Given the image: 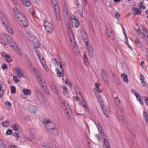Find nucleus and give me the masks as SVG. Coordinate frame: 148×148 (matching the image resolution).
<instances>
[{"label": "nucleus", "instance_id": "obj_45", "mask_svg": "<svg viewBox=\"0 0 148 148\" xmlns=\"http://www.w3.org/2000/svg\"><path fill=\"white\" fill-rule=\"evenodd\" d=\"M143 31V32L146 33L147 34H148V30L145 27H143L142 29Z\"/></svg>", "mask_w": 148, "mask_h": 148}, {"label": "nucleus", "instance_id": "obj_47", "mask_svg": "<svg viewBox=\"0 0 148 148\" xmlns=\"http://www.w3.org/2000/svg\"><path fill=\"white\" fill-rule=\"evenodd\" d=\"M120 16V14L117 12H116L115 14V18H119Z\"/></svg>", "mask_w": 148, "mask_h": 148}, {"label": "nucleus", "instance_id": "obj_56", "mask_svg": "<svg viewBox=\"0 0 148 148\" xmlns=\"http://www.w3.org/2000/svg\"><path fill=\"white\" fill-rule=\"evenodd\" d=\"M62 91L64 92H66L67 91V88L66 87H62Z\"/></svg>", "mask_w": 148, "mask_h": 148}, {"label": "nucleus", "instance_id": "obj_29", "mask_svg": "<svg viewBox=\"0 0 148 148\" xmlns=\"http://www.w3.org/2000/svg\"><path fill=\"white\" fill-rule=\"evenodd\" d=\"M81 108L80 107H79L77 108V109L75 108V111L76 114L78 115L82 114L80 113Z\"/></svg>", "mask_w": 148, "mask_h": 148}, {"label": "nucleus", "instance_id": "obj_20", "mask_svg": "<svg viewBox=\"0 0 148 148\" xmlns=\"http://www.w3.org/2000/svg\"><path fill=\"white\" fill-rule=\"evenodd\" d=\"M68 105L67 103L64 101L62 103V107L63 109H66L67 108H68Z\"/></svg>", "mask_w": 148, "mask_h": 148}, {"label": "nucleus", "instance_id": "obj_48", "mask_svg": "<svg viewBox=\"0 0 148 148\" xmlns=\"http://www.w3.org/2000/svg\"><path fill=\"white\" fill-rule=\"evenodd\" d=\"M76 5L77 6V10H79V9H80V8H83V7H82V5L80 4H77Z\"/></svg>", "mask_w": 148, "mask_h": 148}, {"label": "nucleus", "instance_id": "obj_1", "mask_svg": "<svg viewBox=\"0 0 148 148\" xmlns=\"http://www.w3.org/2000/svg\"><path fill=\"white\" fill-rule=\"evenodd\" d=\"M46 129L52 134L56 135L58 133L56 125L53 123L49 119H47L44 123Z\"/></svg>", "mask_w": 148, "mask_h": 148}, {"label": "nucleus", "instance_id": "obj_39", "mask_svg": "<svg viewBox=\"0 0 148 148\" xmlns=\"http://www.w3.org/2000/svg\"><path fill=\"white\" fill-rule=\"evenodd\" d=\"M101 137L102 138L103 140L106 141V140H107V138L105 134L103 133L101 135Z\"/></svg>", "mask_w": 148, "mask_h": 148}, {"label": "nucleus", "instance_id": "obj_50", "mask_svg": "<svg viewBox=\"0 0 148 148\" xmlns=\"http://www.w3.org/2000/svg\"><path fill=\"white\" fill-rule=\"evenodd\" d=\"M8 54H7L5 52H3L1 53V55L2 56L4 57V58H6V57H7V56H8Z\"/></svg>", "mask_w": 148, "mask_h": 148}, {"label": "nucleus", "instance_id": "obj_63", "mask_svg": "<svg viewBox=\"0 0 148 148\" xmlns=\"http://www.w3.org/2000/svg\"><path fill=\"white\" fill-rule=\"evenodd\" d=\"M95 137L97 139V141H99V136L98 134H96L95 135Z\"/></svg>", "mask_w": 148, "mask_h": 148}, {"label": "nucleus", "instance_id": "obj_60", "mask_svg": "<svg viewBox=\"0 0 148 148\" xmlns=\"http://www.w3.org/2000/svg\"><path fill=\"white\" fill-rule=\"evenodd\" d=\"M135 44L136 45L137 44L139 43L140 42L139 41V40L138 39H136L135 40Z\"/></svg>", "mask_w": 148, "mask_h": 148}, {"label": "nucleus", "instance_id": "obj_19", "mask_svg": "<svg viewBox=\"0 0 148 148\" xmlns=\"http://www.w3.org/2000/svg\"><path fill=\"white\" fill-rule=\"evenodd\" d=\"M103 142V148H111L109 142L106 140V141H104V140Z\"/></svg>", "mask_w": 148, "mask_h": 148}, {"label": "nucleus", "instance_id": "obj_40", "mask_svg": "<svg viewBox=\"0 0 148 148\" xmlns=\"http://www.w3.org/2000/svg\"><path fill=\"white\" fill-rule=\"evenodd\" d=\"M143 116L145 120H146L148 119H147L148 114L147 113L145 112H144V113H143Z\"/></svg>", "mask_w": 148, "mask_h": 148}, {"label": "nucleus", "instance_id": "obj_44", "mask_svg": "<svg viewBox=\"0 0 148 148\" xmlns=\"http://www.w3.org/2000/svg\"><path fill=\"white\" fill-rule=\"evenodd\" d=\"M17 74V75L18 77H22L23 76V74L21 73L20 70H19V71L18 72Z\"/></svg>", "mask_w": 148, "mask_h": 148}, {"label": "nucleus", "instance_id": "obj_49", "mask_svg": "<svg viewBox=\"0 0 148 148\" xmlns=\"http://www.w3.org/2000/svg\"><path fill=\"white\" fill-rule=\"evenodd\" d=\"M37 47H38V46H37L36 47H35L34 48V50L35 52L38 55H38H38V54L39 53V51H38Z\"/></svg>", "mask_w": 148, "mask_h": 148}, {"label": "nucleus", "instance_id": "obj_5", "mask_svg": "<svg viewBox=\"0 0 148 148\" xmlns=\"http://www.w3.org/2000/svg\"><path fill=\"white\" fill-rule=\"evenodd\" d=\"M135 29L136 32L138 34L139 36L141 38H143L145 37V34L144 33L142 32L141 30L139 29V27L138 25H136L135 26Z\"/></svg>", "mask_w": 148, "mask_h": 148}, {"label": "nucleus", "instance_id": "obj_14", "mask_svg": "<svg viewBox=\"0 0 148 148\" xmlns=\"http://www.w3.org/2000/svg\"><path fill=\"white\" fill-rule=\"evenodd\" d=\"M132 10L134 12V14L135 15L140 14L142 13V12L141 10L137 8H135L134 7Z\"/></svg>", "mask_w": 148, "mask_h": 148}, {"label": "nucleus", "instance_id": "obj_64", "mask_svg": "<svg viewBox=\"0 0 148 148\" xmlns=\"http://www.w3.org/2000/svg\"><path fill=\"white\" fill-rule=\"evenodd\" d=\"M143 97L145 99V103H147V105H148V98H146L145 97Z\"/></svg>", "mask_w": 148, "mask_h": 148}, {"label": "nucleus", "instance_id": "obj_54", "mask_svg": "<svg viewBox=\"0 0 148 148\" xmlns=\"http://www.w3.org/2000/svg\"><path fill=\"white\" fill-rule=\"evenodd\" d=\"M16 45V44L13 41L12 43V44L10 45L12 48H14Z\"/></svg>", "mask_w": 148, "mask_h": 148}, {"label": "nucleus", "instance_id": "obj_41", "mask_svg": "<svg viewBox=\"0 0 148 148\" xmlns=\"http://www.w3.org/2000/svg\"><path fill=\"white\" fill-rule=\"evenodd\" d=\"M136 46L140 49L142 47L143 45L142 43L140 42L139 43L136 45Z\"/></svg>", "mask_w": 148, "mask_h": 148}, {"label": "nucleus", "instance_id": "obj_8", "mask_svg": "<svg viewBox=\"0 0 148 148\" xmlns=\"http://www.w3.org/2000/svg\"><path fill=\"white\" fill-rule=\"evenodd\" d=\"M106 33L112 40H114V33L113 31L107 29L106 30Z\"/></svg>", "mask_w": 148, "mask_h": 148}, {"label": "nucleus", "instance_id": "obj_61", "mask_svg": "<svg viewBox=\"0 0 148 148\" xmlns=\"http://www.w3.org/2000/svg\"><path fill=\"white\" fill-rule=\"evenodd\" d=\"M95 86L96 87V88H97V89H97V91L99 92V85L97 84H96L95 85Z\"/></svg>", "mask_w": 148, "mask_h": 148}, {"label": "nucleus", "instance_id": "obj_10", "mask_svg": "<svg viewBox=\"0 0 148 148\" xmlns=\"http://www.w3.org/2000/svg\"><path fill=\"white\" fill-rule=\"evenodd\" d=\"M22 4L25 6L28 7L31 5L29 0H20Z\"/></svg>", "mask_w": 148, "mask_h": 148}, {"label": "nucleus", "instance_id": "obj_17", "mask_svg": "<svg viewBox=\"0 0 148 148\" xmlns=\"http://www.w3.org/2000/svg\"><path fill=\"white\" fill-rule=\"evenodd\" d=\"M22 24L24 27L26 28L28 26V21L26 19V18L24 20H23V21H22L20 22Z\"/></svg>", "mask_w": 148, "mask_h": 148}, {"label": "nucleus", "instance_id": "obj_59", "mask_svg": "<svg viewBox=\"0 0 148 148\" xmlns=\"http://www.w3.org/2000/svg\"><path fill=\"white\" fill-rule=\"evenodd\" d=\"M141 84L143 86H145L146 85V82L145 81H144V80L142 81V82H141Z\"/></svg>", "mask_w": 148, "mask_h": 148}, {"label": "nucleus", "instance_id": "obj_53", "mask_svg": "<svg viewBox=\"0 0 148 148\" xmlns=\"http://www.w3.org/2000/svg\"><path fill=\"white\" fill-rule=\"evenodd\" d=\"M53 60H54L55 61V62H56V63L58 66H59L60 64V63L58 62V61H57L56 59L54 58L53 59Z\"/></svg>", "mask_w": 148, "mask_h": 148}, {"label": "nucleus", "instance_id": "obj_4", "mask_svg": "<svg viewBox=\"0 0 148 148\" xmlns=\"http://www.w3.org/2000/svg\"><path fill=\"white\" fill-rule=\"evenodd\" d=\"M81 34L84 41L86 43V45L87 46V47H89V43L88 42V36L85 32H81Z\"/></svg>", "mask_w": 148, "mask_h": 148}, {"label": "nucleus", "instance_id": "obj_24", "mask_svg": "<svg viewBox=\"0 0 148 148\" xmlns=\"http://www.w3.org/2000/svg\"><path fill=\"white\" fill-rule=\"evenodd\" d=\"M28 40L30 41L33 42L34 41V40H37V39L36 38H35V37L34 36L32 35L29 36Z\"/></svg>", "mask_w": 148, "mask_h": 148}, {"label": "nucleus", "instance_id": "obj_33", "mask_svg": "<svg viewBox=\"0 0 148 148\" xmlns=\"http://www.w3.org/2000/svg\"><path fill=\"white\" fill-rule=\"evenodd\" d=\"M31 91L28 89H26L25 88H23L22 90V92H31Z\"/></svg>", "mask_w": 148, "mask_h": 148}, {"label": "nucleus", "instance_id": "obj_2", "mask_svg": "<svg viewBox=\"0 0 148 148\" xmlns=\"http://www.w3.org/2000/svg\"><path fill=\"white\" fill-rule=\"evenodd\" d=\"M14 14L17 20L20 22L23 21L26 17L24 16L22 12L16 8H14L13 9Z\"/></svg>", "mask_w": 148, "mask_h": 148}, {"label": "nucleus", "instance_id": "obj_11", "mask_svg": "<svg viewBox=\"0 0 148 148\" xmlns=\"http://www.w3.org/2000/svg\"><path fill=\"white\" fill-rule=\"evenodd\" d=\"M45 28L46 31L49 33L52 32L53 30V27L52 24H50L49 25L46 27Z\"/></svg>", "mask_w": 148, "mask_h": 148}, {"label": "nucleus", "instance_id": "obj_15", "mask_svg": "<svg viewBox=\"0 0 148 148\" xmlns=\"http://www.w3.org/2000/svg\"><path fill=\"white\" fill-rule=\"evenodd\" d=\"M121 76L123 78L124 81L126 83H128V79L127 76L124 73H122L121 75Z\"/></svg>", "mask_w": 148, "mask_h": 148}, {"label": "nucleus", "instance_id": "obj_21", "mask_svg": "<svg viewBox=\"0 0 148 148\" xmlns=\"http://www.w3.org/2000/svg\"><path fill=\"white\" fill-rule=\"evenodd\" d=\"M10 121L9 120L4 121L2 123V125L4 127H7L9 125Z\"/></svg>", "mask_w": 148, "mask_h": 148}, {"label": "nucleus", "instance_id": "obj_9", "mask_svg": "<svg viewBox=\"0 0 148 148\" xmlns=\"http://www.w3.org/2000/svg\"><path fill=\"white\" fill-rule=\"evenodd\" d=\"M29 111L31 113H36L37 110L38 109L35 106L31 105L30 106L29 109Z\"/></svg>", "mask_w": 148, "mask_h": 148}, {"label": "nucleus", "instance_id": "obj_42", "mask_svg": "<svg viewBox=\"0 0 148 148\" xmlns=\"http://www.w3.org/2000/svg\"><path fill=\"white\" fill-rule=\"evenodd\" d=\"M102 110L103 111V114L105 115L106 117L107 118H108L109 117V114L108 112L106 111L103 110H103Z\"/></svg>", "mask_w": 148, "mask_h": 148}, {"label": "nucleus", "instance_id": "obj_12", "mask_svg": "<svg viewBox=\"0 0 148 148\" xmlns=\"http://www.w3.org/2000/svg\"><path fill=\"white\" fill-rule=\"evenodd\" d=\"M58 3L52 4L53 6L54 11L55 13L60 12V7Z\"/></svg>", "mask_w": 148, "mask_h": 148}, {"label": "nucleus", "instance_id": "obj_46", "mask_svg": "<svg viewBox=\"0 0 148 148\" xmlns=\"http://www.w3.org/2000/svg\"><path fill=\"white\" fill-rule=\"evenodd\" d=\"M74 89L76 92H77L78 91H79V89L75 86H74Z\"/></svg>", "mask_w": 148, "mask_h": 148}, {"label": "nucleus", "instance_id": "obj_37", "mask_svg": "<svg viewBox=\"0 0 148 148\" xmlns=\"http://www.w3.org/2000/svg\"><path fill=\"white\" fill-rule=\"evenodd\" d=\"M135 94H134L136 97L137 100H138L141 99H140V95L138 93H135Z\"/></svg>", "mask_w": 148, "mask_h": 148}, {"label": "nucleus", "instance_id": "obj_38", "mask_svg": "<svg viewBox=\"0 0 148 148\" xmlns=\"http://www.w3.org/2000/svg\"><path fill=\"white\" fill-rule=\"evenodd\" d=\"M41 87L42 88V89L44 90V91L45 92H47V89L46 86L42 85H41Z\"/></svg>", "mask_w": 148, "mask_h": 148}, {"label": "nucleus", "instance_id": "obj_51", "mask_svg": "<svg viewBox=\"0 0 148 148\" xmlns=\"http://www.w3.org/2000/svg\"><path fill=\"white\" fill-rule=\"evenodd\" d=\"M16 52L18 54L20 55L21 56L22 55V53L21 52L20 50L19 49H16Z\"/></svg>", "mask_w": 148, "mask_h": 148}, {"label": "nucleus", "instance_id": "obj_57", "mask_svg": "<svg viewBox=\"0 0 148 148\" xmlns=\"http://www.w3.org/2000/svg\"><path fill=\"white\" fill-rule=\"evenodd\" d=\"M5 105L6 106H8V107H10L11 105V103L10 102H6L5 103Z\"/></svg>", "mask_w": 148, "mask_h": 148}, {"label": "nucleus", "instance_id": "obj_32", "mask_svg": "<svg viewBox=\"0 0 148 148\" xmlns=\"http://www.w3.org/2000/svg\"><path fill=\"white\" fill-rule=\"evenodd\" d=\"M0 42L3 45L6 46L7 45V42L6 41L2 38V39L1 40H0Z\"/></svg>", "mask_w": 148, "mask_h": 148}, {"label": "nucleus", "instance_id": "obj_28", "mask_svg": "<svg viewBox=\"0 0 148 148\" xmlns=\"http://www.w3.org/2000/svg\"><path fill=\"white\" fill-rule=\"evenodd\" d=\"M81 103L82 105L83 106L85 110L87 109V107L86 106V103L84 102V100H82V101L81 102Z\"/></svg>", "mask_w": 148, "mask_h": 148}, {"label": "nucleus", "instance_id": "obj_55", "mask_svg": "<svg viewBox=\"0 0 148 148\" xmlns=\"http://www.w3.org/2000/svg\"><path fill=\"white\" fill-rule=\"evenodd\" d=\"M16 137V138H17L16 139L17 140H18V136L17 135V134L16 133H14L12 135Z\"/></svg>", "mask_w": 148, "mask_h": 148}, {"label": "nucleus", "instance_id": "obj_23", "mask_svg": "<svg viewBox=\"0 0 148 148\" xmlns=\"http://www.w3.org/2000/svg\"><path fill=\"white\" fill-rule=\"evenodd\" d=\"M31 93H21V96L23 98H25L27 97L28 95H29Z\"/></svg>", "mask_w": 148, "mask_h": 148}, {"label": "nucleus", "instance_id": "obj_7", "mask_svg": "<svg viewBox=\"0 0 148 148\" xmlns=\"http://www.w3.org/2000/svg\"><path fill=\"white\" fill-rule=\"evenodd\" d=\"M95 95L97 97V98L98 99V102L100 104L102 110H103V108H104L105 106L104 104H102L103 102L102 99L101 97L99 95V93H96Z\"/></svg>", "mask_w": 148, "mask_h": 148}, {"label": "nucleus", "instance_id": "obj_6", "mask_svg": "<svg viewBox=\"0 0 148 148\" xmlns=\"http://www.w3.org/2000/svg\"><path fill=\"white\" fill-rule=\"evenodd\" d=\"M101 72L102 78L105 83L106 84H108L109 81L107 77L108 75L106 72L103 69L101 70Z\"/></svg>", "mask_w": 148, "mask_h": 148}, {"label": "nucleus", "instance_id": "obj_25", "mask_svg": "<svg viewBox=\"0 0 148 148\" xmlns=\"http://www.w3.org/2000/svg\"><path fill=\"white\" fill-rule=\"evenodd\" d=\"M50 24H52L47 20H45L44 21V25L45 28L46 27L48 26Z\"/></svg>", "mask_w": 148, "mask_h": 148}, {"label": "nucleus", "instance_id": "obj_27", "mask_svg": "<svg viewBox=\"0 0 148 148\" xmlns=\"http://www.w3.org/2000/svg\"><path fill=\"white\" fill-rule=\"evenodd\" d=\"M115 103L117 105L116 106L117 107H119L120 106V101L118 99V97L116 98H115Z\"/></svg>", "mask_w": 148, "mask_h": 148}, {"label": "nucleus", "instance_id": "obj_62", "mask_svg": "<svg viewBox=\"0 0 148 148\" xmlns=\"http://www.w3.org/2000/svg\"><path fill=\"white\" fill-rule=\"evenodd\" d=\"M79 98H80V97H78V95H77V96L74 97V99L76 101H77V99H78L79 100Z\"/></svg>", "mask_w": 148, "mask_h": 148}, {"label": "nucleus", "instance_id": "obj_31", "mask_svg": "<svg viewBox=\"0 0 148 148\" xmlns=\"http://www.w3.org/2000/svg\"><path fill=\"white\" fill-rule=\"evenodd\" d=\"M60 12H58L57 13H55L56 19L58 21H60Z\"/></svg>", "mask_w": 148, "mask_h": 148}, {"label": "nucleus", "instance_id": "obj_35", "mask_svg": "<svg viewBox=\"0 0 148 148\" xmlns=\"http://www.w3.org/2000/svg\"><path fill=\"white\" fill-rule=\"evenodd\" d=\"M12 133V131L10 129H8L6 131V134L7 135H9L11 134Z\"/></svg>", "mask_w": 148, "mask_h": 148}, {"label": "nucleus", "instance_id": "obj_43", "mask_svg": "<svg viewBox=\"0 0 148 148\" xmlns=\"http://www.w3.org/2000/svg\"><path fill=\"white\" fill-rule=\"evenodd\" d=\"M1 67L3 69H6L7 68V66L6 64H2Z\"/></svg>", "mask_w": 148, "mask_h": 148}, {"label": "nucleus", "instance_id": "obj_3", "mask_svg": "<svg viewBox=\"0 0 148 148\" xmlns=\"http://www.w3.org/2000/svg\"><path fill=\"white\" fill-rule=\"evenodd\" d=\"M71 19L73 27L75 28L77 27L80 24L77 17L75 16H72L71 17Z\"/></svg>", "mask_w": 148, "mask_h": 148}, {"label": "nucleus", "instance_id": "obj_30", "mask_svg": "<svg viewBox=\"0 0 148 148\" xmlns=\"http://www.w3.org/2000/svg\"><path fill=\"white\" fill-rule=\"evenodd\" d=\"M83 10L82 8H80V9L78 11V12L80 16L81 17V18L83 17Z\"/></svg>", "mask_w": 148, "mask_h": 148}, {"label": "nucleus", "instance_id": "obj_34", "mask_svg": "<svg viewBox=\"0 0 148 148\" xmlns=\"http://www.w3.org/2000/svg\"><path fill=\"white\" fill-rule=\"evenodd\" d=\"M10 88L11 89V92H16L15 87L11 86H10Z\"/></svg>", "mask_w": 148, "mask_h": 148}, {"label": "nucleus", "instance_id": "obj_13", "mask_svg": "<svg viewBox=\"0 0 148 148\" xmlns=\"http://www.w3.org/2000/svg\"><path fill=\"white\" fill-rule=\"evenodd\" d=\"M3 24L4 25L6 29L9 31V32L11 34H12L13 33V31L12 29V28L9 25L7 24L6 25H5V23L3 22Z\"/></svg>", "mask_w": 148, "mask_h": 148}, {"label": "nucleus", "instance_id": "obj_36", "mask_svg": "<svg viewBox=\"0 0 148 148\" xmlns=\"http://www.w3.org/2000/svg\"><path fill=\"white\" fill-rule=\"evenodd\" d=\"M13 80L16 83H17L18 82L19 79L16 76H14L13 77Z\"/></svg>", "mask_w": 148, "mask_h": 148}, {"label": "nucleus", "instance_id": "obj_58", "mask_svg": "<svg viewBox=\"0 0 148 148\" xmlns=\"http://www.w3.org/2000/svg\"><path fill=\"white\" fill-rule=\"evenodd\" d=\"M13 128L14 129V130L15 131H17L18 130L17 127L15 125H13Z\"/></svg>", "mask_w": 148, "mask_h": 148}, {"label": "nucleus", "instance_id": "obj_16", "mask_svg": "<svg viewBox=\"0 0 148 148\" xmlns=\"http://www.w3.org/2000/svg\"><path fill=\"white\" fill-rule=\"evenodd\" d=\"M5 37L7 39V41L11 45L12 44V42L13 41L12 40V38L10 37H9L8 35L7 34H5Z\"/></svg>", "mask_w": 148, "mask_h": 148}, {"label": "nucleus", "instance_id": "obj_18", "mask_svg": "<svg viewBox=\"0 0 148 148\" xmlns=\"http://www.w3.org/2000/svg\"><path fill=\"white\" fill-rule=\"evenodd\" d=\"M88 48H87V51L88 52V53L89 56H90V57L92 58L93 55V52L91 48L89 46V47H88Z\"/></svg>", "mask_w": 148, "mask_h": 148}, {"label": "nucleus", "instance_id": "obj_52", "mask_svg": "<svg viewBox=\"0 0 148 148\" xmlns=\"http://www.w3.org/2000/svg\"><path fill=\"white\" fill-rule=\"evenodd\" d=\"M84 62L85 65L86 66H87L88 64L87 59H85L84 58Z\"/></svg>", "mask_w": 148, "mask_h": 148}, {"label": "nucleus", "instance_id": "obj_26", "mask_svg": "<svg viewBox=\"0 0 148 148\" xmlns=\"http://www.w3.org/2000/svg\"><path fill=\"white\" fill-rule=\"evenodd\" d=\"M5 59L6 60V61L8 62H10L12 61V58H11L10 56L8 55L7 56L6 58H5Z\"/></svg>", "mask_w": 148, "mask_h": 148}, {"label": "nucleus", "instance_id": "obj_22", "mask_svg": "<svg viewBox=\"0 0 148 148\" xmlns=\"http://www.w3.org/2000/svg\"><path fill=\"white\" fill-rule=\"evenodd\" d=\"M56 71L58 75L60 77H62L63 76V75L61 72L58 68L56 69Z\"/></svg>", "mask_w": 148, "mask_h": 148}]
</instances>
